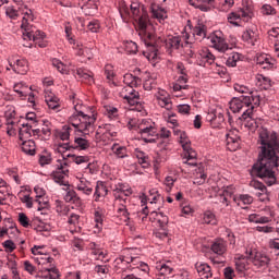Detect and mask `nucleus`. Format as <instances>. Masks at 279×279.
Returning a JSON list of instances; mask_svg holds the SVG:
<instances>
[{
    "instance_id": "nucleus-1",
    "label": "nucleus",
    "mask_w": 279,
    "mask_h": 279,
    "mask_svg": "<svg viewBox=\"0 0 279 279\" xmlns=\"http://www.w3.org/2000/svg\"><path fill=\"white\" fill-rule=\"evenodd\" d=\"M260 153L258 161L252 168V174L264 180L268 186L276 184V170L279 167V158L276 151L279 153V143L276 134L269 135L267 130L263 129L259 132Z\"/></svg>"
},
{
    "instance_id": "nucleus-2",
    "label": "nucleus",
    "mask_w": 279,
    "mask_h": 279,
    "mask_svg": "<svg viewBox=\"0 0 279 279\" xmlns=\"http://www.w3.org/2000/svg\"><path fill=\"white\" fill-rule=\"evenodd\" d=\"M73 104L74 112H72L71 118V125L75 128L73 149L86 151V149L90 147V142L83 136H86V132H90L93 130V125H95L97 118L95 116L90 117L84 114V105H82L80 100H73Z\"/></svg>"
},
{
    "instance_id": "nucleus-3",
    "label": "nucleus",
    "mask_w": 279,
    "mask_h": 279,
    "mask_svg": "<svg viewBox=\"0 0 279 279\" xmlns=\"http://www.w3.org/2000/svg\"><path fill=\"white\" fill-rule=\"evenodd\" d=\"M137 24L140 36H143L146 47H149V57L153 58V60L157 58L158 48H160L162 45H165L167 49H180V43H182L180 37H171L165 41H162V38L160 37L156 39L154 33H151L154 26L149 24V17L147 16V13H143L141 17H138Z\"/></svg>"
},
{
    "instance_id": "nucleus-4",
    "label": "nucleus",
    "mask_w": 279,
    "mask_h": 279,
    "mask_svg": "<svg viewBox=\"0 0 279 279\" xmlns=\"http://www.w3.org/2000/svg\"><path fill=\"white\" fill-rule=\"evenodd\" d=\"M260 106V96L250 93L248 96H240L231 99L229 108L233 112H242L241 121H246L248 128H258L256 121L252 119L254 107Z\"/></svg>"
},
{
    "instance_id": "nucleus-5",
    "label": "nucleus",
    "mask_w": 279,
    "mask_h": 279,
    "mask_svg": "<svg viewBox=\"0 0 279 279\" xmlns=\"http://www.w3.org/2000/svg\"><path fill=\"white\" fill-rule=\"evenodd\" d=\"M57 150L61 155L62 159H58V166L54 171H52L51 177L61 186H66L70 189L71 184L69 183V173L71 171V143L59 144Z\"/></svg>"
},
{
    "instance_id": "nucleus-6",
    "label": "nucleus",
    "mask_w": 279,
    "mask_h": 279,
    "mask_svg": "<svg viewBox=\"0 0 279 279\" xmlns=\"http://www.w3.org/2000/svg\"><path fill=\"white\" fill-rule=\"evenodd\" d=\"M32 123L25 122L23 120L20 121H10L7 128V134L9 136H16V132H19L20 141H28L32 138Z\"/></svg>"
},
{
    "instance_id": "nucleus-7",
    "label": "nucleus",
    "mask_w": 279,
    "mask_h": 279,
    "mask_svg": "<svg viewBox=\"0 0 279 279\" xmlns=\"http://www.w3.org/2000/svg\"><path fill=\"white\" fill-rule=\"evenodd\" d=\"M22 14V38H29V34L36 32V27L32 25V23L34 22V12H32L31 9L25 8Z\"/></svg>"
},
{
    "instance_id": "nucleus-8",
    "label": "nucleus",
    "mask_w": 279,
    "mask_h": 279,
    "mask_svg": "<svg viewBox=\"0 0 279 279\" xmlns=\"http://www.w3.org/2000/svg\"><path fill=\"white\" fill-rule=\"evenodd\" d=\"M9 66L17 75H25L29 71V64L26 59L23 58H9Z\"/></svg>"
},
{
    "instance_id": "nucleus-9",
    "label": "nucleus",
    "mask_w": 279,
    "mask_h": 279,
    "mask_svg": "<svg viewBox=\"0 0 279 279\" xmlns=\"http://www.w3.org/2000/svg\"><path fill=\"white\" fill-rule=\"evenodd\" d=\"M254 16V12L252 11V8L250 7H245L243 9L240 10V13H231L228 16V21L229 23H231V25H235L239 26V21H241V19H244V21H250L252 17Z\"/></svg>"
},
{
    "instance_id": "nucleus-10",
    "label": "nucleus",
    "mask_w": 279,
    "mask_h": 279,
    "mask_svg": "<svg viewBox=\"0 0 279 279\" xmlns=\"http://www.w3.org/2000/svg\"><path fill=\"white\" fill-rule=\"evenodd\" d=\"M211 47L220 51L221 53H226V51H231L230 46L226 43V38L221 36V32H216L210 37Z\"/></svg>"
},
{
    "instance_id": "nucleus-11",
    "label": "nucleus",
    "mask_w": 279,
    "mask_h": 279,
    "mask_svg": "<svg viewBox=\"0 0 279 279\" xmlns=\"http://www.w3.org/2000/svg\"><path fill=\"white\" fill-rule=\"evenodd\" d=\"M27 36L28 37H22L26 43H35V45H38L40 48L47 47V39H45L47 38V35L39 29L35 28V31Z\"/></svg>"
},
{
    "instance_id": "nucleus-12",
    "label": "nucleus",
    "mask_w": 279,
    "mask_h": 279,
    "mask_svg": "<svg viewBox=\"0 0 279 279\" xmlns=\"http://www.w3.org/2000/svg\"><path fill=\"white\" fill-rule=\"evenodd\" d=\"M121 97L126 99L129 106H138L141 101V95L132 87H124L121 92Z\"/></svg>"
},
{
    "instance_id": "nucleus-13",
    "label": "nucleus",
    "mask_w": 279,
    "mask_h": 279,
    "mask_svg": "<svg viewBox=\"0 0 279 279\" xmlns=\"http://www.w3.org/2000/svg\"><path fill=\"white\" fill-rule=\"evenodd\" d=\"M240 141L241 136L239 135V130L233 129L229 131V133L227 134V148L229 149V151H236V149H239L241 145Z\"/></svg>"
},
{
    "instance_id": "nucleus-14",
    "label": "nucleus",
    "mask_w": 279,
    "mask_h": 279,
    "mask_svg": "<svg viewBox=\"0 0 279 279\" xmlns=\"http://www.w3.org/2000/svg\"><path fill=\"white\" fill-rule=\"evenodd\" d=\"M250 186L255 191H263V193L259 196H257L259 202H269V192H267V186H265L263 182H259L257 180H252L250 182Z\"/></svg>"
},
{
    "instance_id": "nucleus-15",
    "label": "nucleus",
    "mask_w": 279,
    "mask_h": 279,
    "mask_svg": "<svg viewBox=\"0 0 279 279\" xmlns=\"http://www.w3.org/2000/svg\"><path fill=\"white\" fill-rule=\"evenodd\" d=\"M232 195H234V187L232 186L222 187L217 193V197L219 198V202L221 204H226V206H228V202L232 199Z\"/></svg>"
},
{
    "instance_id": "nucleus-16",
    "label": "nucleus",
    "mask_w": 279,
    "mask_h": 279,
    "mask_svg": "<svg viewBox=\"0 0 279 279\" xmlns=\"http://www.w3.org/2000/svg\"><path fill=\"white\" fill-rule=\"evenodd\" d=\"M45 101L50 110H56L60 106V99L51 89H45Z\"/></svg>"
},
{
    "instance_id": "nucleus-17",
    "label": "nucleus",
    "mask_w": 279,
    "mask_h": 279,
    "mask_svg": "<svg viewBox=\"0 0 279 279\" xmlns=\"http://www.w3.org/2000/svg\"><path fill=\"white\" fill-rule=\"evenodd\" d=\"M197 274L199 276V278L202 279H215L213 277V270H210V267L208 266V264H204V263H196L195 265Z\"/></svg>"
},
{
    "instance_id": "nucleus-18",
    "label": "nucleus",
    "mask_w": 279,
    "mask_h": 279,
    "mask_svg": "<svg viewBox=\"0 0 279 279\" xmlns=\"http://www.w3.org/2000/svg\"><path fill=\"white\" fill-rule=\"evenodd\" d=\"M256 63L263 69H274L276 60H274L269 54H259L256 58Z\"/></svg>"
},
{
    "instance_id": "nucleus-19",
    "label": "nucleus",
    "mask_w": 279,
    "mask_h": 279,
    "mask_svg": "<svg viewBox=\"0 0 279 279\" xmlns=\"http://www.w3.org/2000/svg\"><path fill=\"white\" fill-rule=\"evenodd\" d=\"M269 257L263 253H255L254 257L252 258V263L254 267H257V269H260L263 267H268L269 265Z\"/></svg>"
},
{
    "instance_id": "nucleus-20",
    "label": "nucleus",
    "mask_w": 279,
    "mask_h": 279,
    "mask_svg": "<svg viewBox=\"0 0 279 279\" xmlns=\"http://www.w3.org/2000/svg\"><path fill=\"white\" fill-rule=\"evenodd\" d=\"M13 90L14 93H16L17 97H21V99H25V97L29 95L32 87L23 82H19L13 85Z\"/></svg>"
},
{
    "instance_id": "nucleus-21",
    "label": "nucleus",
    "mask_w": 279,
    "mask_h": 279,
    "mask_svg": "<svg viewBox=\"0 0 279 279\" xmlns=\"http://www.w3.org/2000/svg\"><path fill=\"white\" fill-rule=\"evenodd\" d=\"M141 267H142V269H141V268H137V269H136L134 272H132V274H130V271H128V270H124V271L122 272V278H123V279H142V278H143V275H141V274H143V271H144V274H147L148 267H147L146 264H141Z\"/></svg>"
},
{
    "instance_id": "nucleus-22",
    "label": "nucleus",
    "mask_w": 279,
    "mask_h": 279,
    "mask_svg": "<svg viewBox=\"0 0 279 279\" xmlns=\"http://www.w3.org/2000/svg\"><path fill=\"white\" fill-rule=\"evenodd\" d=\"M228 245L223 239H218L211 244V252L218 254L219 256L226 254Z\"/></svg>"
},
{
    "instance_id": "nucleus-23",
    "label": "nucleus",
    "mask_w": 279,
    "mask_h": 279,
    "mask_svg": "<svg viewBox=\"0 0 279 279\" xmlns=\"http://www.w3.org/2000/svg\"><path fill=\"white\" fill-rule=\"evenodd\" d=\"M22 142V151L27 156H34L36 154V143L32 140H24Z\"/></svg>"
},
{
    "instance_id": "nucleus-24",
    "label": "nucleus",
    "mask_w": 279,
    "mask_h": 279,
    "mask_svg": "<svg viewBox=\"0 0 279 279\" xmlns=\"http://www.w3.org/2000/svg\"><path fill=\"white\" fill-rule=\"evenodd\" d=\"M150 218L154 219L161 228H165L167 223H169V218L165 216L162 213L158 211H151L150 213Z\"/></svg>"
},
{
    "instance_id": "nucleus-25",
    "label": "nucleus",
    "mask_w": 279,
    "mask_h": 279,
    "mask_svg": "<svg viewBox=\"0 0 279 279\" xmlns=\"http://www.w3.org/2000/svg\"><path fill=\"white\" fill-rule=\"evenodd\" d=\"M129 195H132V190H116L114 191V197H116V206H119V204H124L125 203V198L123 197H128Z\"/></svg>"
},
{
    "instance_id": "nucleus-26",
    "label": "nucleus",
    "mask_w": 279,
    "mask_h": 279,
    "mask_svg": "<svg viewBox=\"0 0 279 279\" xmlns=\"http://www.w3.org/2000/svg\"><path fill=\"white\" fill-rule=\"evenodd\" d=\"M94 221H95V225L92 230L94 234H99V232L104 230V218L101 217V214L99 211L95 213Z\"/></svg>"
},
{
    "instance_id": "nucleus-27",
    "label": "nucleus",
    "mask_w": 279,
    "mask_h": 279,
    "mask_svg": "<svg viewBox=\"0 0 279 279\" xmlns=\"http://www.w3.org/2000/svg\"><path fill=\"white\" fill-rule=\"evenodd\" d=\"M227 51H229V53L227 54V62H226L227 66H231V68L236 66V62L241 60V54L232 50H227Z\"/></svg>"
},
{
    "instance_id": "nucleus-28",
    "label": "nucleus",
    "mask_w": 279,
    "mask_h": 279,
    "mask_svg": "<svg viewBox=\"0 0 279 279\" xmlns=\"http://www.w3.org/2000/svg\"><path fill=\"white\" fill-rule=\"evenodd\" d=\"M242 39L244 43L254 46V44L258 40V35H256L254 31L248 29L242 34Z\"/></svg>"
},
{
    "instance_id": "nucleus-29",
    "label": "nucleus",
    "mask_w": 279,
    "mask_h": 279,
    "mask_svg": "<svg viewBox=\"0 0 279 279\" xmlns=\"http://www.w3.org/2000/svg\"><path fill=\"white\" fill-rule=\"evenodd\" d=\"M233 199L240 208H245V206H250L254 202V198L247 194L240 195V197Z\"/></svg>"
},
{
    "instance_id": "nucleus-30",
    "label": "nucleus",
    "mask_w": 279,
    "mask_h": 279,
    "mask_svg": "<svg viewBox=\"0 0 279 279\" xmlns=\"http://www.w3.org/2000/svg\"><path fill=\"white\" fill-rule=\"evenodd\" d=\"M190 5L193 8H198L201 12H208L210 10V5L206 2V0H189Z\"/></svg>"
},
{
    "instance_id": "nucleus-31",
    "label": "nucleus",
    "mask_w": 279,
    "mask_h": 279,
    "mask_svg": "<svg viewBox=\"0 0 279 279\" xmlns=\"http://www.w3.org/2000/svg\"><path fill=\"white\" fill-rule=\"evenodd\" d=\"M140 133L142 134V138L145 141V143H154V138H147V136H154V134H156V129H154V126L142 129Z\"/></svg>"
},
{
    "instance_id": "nucleus-32",
    "label": "nucleus",
    "mask_w": 279,
    "mask_h": 279,
    "mask_svg": "<svg viewBox=\"0 0 279 279\" xmlns=\"http://www.w3.org/2000/svg\"><path fill=\"white\" fill-rule=\"evenodd\" d=\"M193 34H194L196 40H204V38H206V25L197 24L194 27Z\"/></svg>"
},
{
    "instance_id": "nucleus-33",
    "label": "nucleus",
    "mask_w": 279,
    "mask_h": 279,
    "mask_svg": "<svg viewBox=\"0 0 279 279\" xmlns=\"http://www.w3.org/2000/svg\"><path fill=\"white\" fill-rule=\"evenodd\" d=\"M52 66H54V69H57V71H59V73H61L62 75H69V65H65L64 63H62V61L53 59Z\"/></svg>"
},
{
    "instance_id": "nucleus-34",
    "label": "nucleus",
    "mask_w": 279,
    "mask_h": 279,
    "mask_svg": "<svg viewBox=\"0 0 279 279\" xmlns=\"http://www.w3.org/2000/svg\"><path fill=\"white\" fill-rule=\"evenodd\" d=\"M57 136L60 141H69L71 138V126L64 125L61 130L57 131Z\"/></svg>"
},
{
    "instance_id": "nucleus-35",
    "label": "nucleus",
    "mask_w": 279,
    "mask_h": 279,
    "mask_svg": "<svg viewBox=\"0 0 279 279\" xmlns=\"http://www.w3.org/2000/svg\"><path fill=\"white\" fill-rule=\"evenodd\" d=\"M138 82H141V78L135 77L132 74L124 75V84H126V88H134V86L138 85Z\"/></svg>"
},
{
    "instance_id": "nucleus-36",
    "label": "nucleus",
    "mask_w": 279,
    "mask_h": 279,
    "mask_svg": "<svg viewBox=\"0 0 279 279\" xmlns=\"http://www.w3.org/2000/svg\"><path fill=\"white\" fill-rule=\"evenodd\" d=\"M186 82H189V78H186V74H183L178 78L177 83L173 85V90H182V88L186 90V88H189Z\"/></svg>"
},
{
    "instance_id": "nucleus-37",
    "label": "nucleus",
    "mask_w": 279,
    "mask_h": 279,
    "mask_svg": "<svg viewBox=\"0 0 279 279\" xmlns=\"http://www.w3.org/2000/svg\"><path fill=\"white\" fill-rule=\"evenodd\" d=\"M124 49L129 56H136L138 53V45L134 41H126Z\"/></svg>"
},
{
    "instance_id": "nucleus-38",
    "label": "nucleus",
    "mask_w": 279,
    "mask_h": 279,
    "mask_svg": "<svg viewBox=\"0 0 279 279\" xmlns=\"http://www.w3.org/2000/svg\"><path fill=\"white\" fill-rule=\"evenodd\" d=\"M202 62H204L205 66H210V64H215V54L209 51L203 52L201 54Z\"/></svg>"
},
{
    "instance_id": "nucleus-39",
    "label": "nucleus",
    "mask_w": 279,
    "mask_h": 279,
    "mask_svg": "<svg viewBox=\"0 0 279 279\" xmlns=\"http://www.w3.org/2000/svg\"><path fill=\"white\" fill-rule=\"evenodd\" d=\"M35 263H37V265H51V263H53V259L51 256L47 255V254H40L38 257L35 258Z\"/></svg>"
},
{
    "instance_id": "nucleus-40",
    "label": "nucleus",
    "mask_w": 279,
    "mask_h": 279,
    "mask_svg": "<svg viewBox=\"0 0 279 279\" xmlns=\"http://www.w3.org/2000/svg\"><path fill=\"white\" fill-rule=\"evenodd\" d=\"M72 49L74 56H77L78 58H81V56H86V51H88V49H84V46H82V44H77L75 41L72 43Z\"/></svg>"
},
{
    "instance_id": "nucleus-41",
    "label": "nucleus",
    "mask_w": 279,
    "mask_h": 279,
    "mask_svg": "<svg viewBox=\"0 0 279 279\" xmlns=\"http://www.w3.org/2000/svg\"><path fill=\"white\" fill-rule=\"evenodd\" d=\"M180 143L184 151L191 150V140H189V136L186 133L182 132L180 134Z\"/></svg>"
},
{
    "instance_id": "nucleus-42",
    "label": "nucleus",
    "mask_w": 279,
    "mask_h": 279,
    "mask_svg": "<svg viewBox=\"0 0 279 279\" xmlns=\"http://www.w3.org/2000/svg\"><path fill=\"white\" fill-rule=\"evenodd\" d=\"M43 271H46V278L49 279H59L60 278V272H58L57 268L51 266L50 268L44 267Z\"/></svg>"
},
{
    "instance_id": "nucleus-43",
    "label": "nucleus",
    "mask_w": 279,
    "mask_h": 279,
    "mask_svg": "<svg viewBox=\"0 0 279 279\" xmlns=\"http://www.w3.org/2000/svg\"><path fill=\"white\" fill-rule=\"evenodd\" d=\"M204 223H207L209 226H217V218L215 217V214L211 211H206L203 217Z\"/></svg>"
},
{
    "instance_id": "nucleus-44",
    "label": "nucleus",
    "mask_w": 279,
    "mask_h": 279,
    "mask_svg": "<svg viewBox=\"0 0 279 279\" xmlns=\"http://www.w3.org/2000/svg\"><path fill=\"white\" fill-rule=\"evenodd\" d=\"M118 206H120L118 208L120 219H123V221L125 223H128V221H130V214L128 213V209L125 208V205H123V203H121Z\"/></svg>"
},
{
    "instance_id": "nucleus-45",
    "label": "nucleus",
    "mask_w": 279,
    "mask_h": 279,
    "mask_svg": "<svg viewBox=\"0 0 279 279\" xmlns=\"http://www.w3.org/2000/svg\"><path fill=\"white\" fill-rule=\"evenodd\" d=\"M158 105L161 108H166V110H171L173 108V105L171 104V97L167 96L163 98H157Z\"/></svg>"
},
{
    "instance_id": "nucleus-46",
    "label": "nucleus",
    "mask_w": 279,
    "mask_h": 279,
    "mask_svg": "<svg viewBox=\"0 0 279 279\" xmlns=\"http://www.w3.org/2000/svg\"><path fill=\"white\" fill-rule=\"evenodd\" d=\"M95 195H96V202L97 199H99V197H106V195H108V187H106V185L104 184H98L96 186Z\"/></svg>"
},
{
    "instance_id": "nucleus-47",
    "label": "nucleus",
    "mask_w": 279,
    "mask_h": 279,
    "mask_svg": "<svg viewBox=\"0 0 279 279\" xmlns=\"http://www.w3.org/2000/svg\"><path fill=\"white\" fill-rule=\"evenodd\" d=\"M5 14L9 19L13 21H16V19H19V10H16V8L12 5L5 8Z\"/></svg>"
},
{
    "instance_id": "nucleus-48",
    "label": "nucleus",
    "mask_w": 279,
    "mask_h": 279,
    "mask_svg": "<svg viewBox=\"0 0 279 279\" xmlns=\"http://www.w3.org/2000/svg\"><path fill=\"white\" fill-rule=\"evenodd\" d=\"M4 117L7 119V128L10 121H15L14 117H16V111H14V107H9L8 110L4 111Z\"/></svg>"
},
{
    "instance_id": "nucleus-49",
    "label": "nucleus",
    "mask_w": 279,
    "mask_h": 279,
    "mask_svg": "<svg viewBox=\"0 0 279 279\" xmlns=\"http://www.w3.org/2000/svg\"><path fill=\"white\" fill-rule=\"evenodd\" d=\"M74 187L77 189V191H83L85 195H90V193H93V187H88L84 181H80V183H77Z\"/></svg>"
},
{
    "instance_id": "nucleus-50",
    "label": "nucleus",
    "mask_w": 279,
    "mask_h": 279,
    "mask_svg": "<svg viewBox=\"0 0 279 279\" xmlns=\"http://www.w3.org/2000/svg\"><path fill=\"white\" fill-rule=\"evenodd\" d=\"M78 77H83V80H87L88 84H95V78H93V74H88L84 72V70L80 69L76 71Z\"/></svg>"
},
{
    "instance_id": "nucleus-51",
    "label": "nucleus",
    "mask_w": 279,
    "mask_h": 279,
    "mask_svg": "<svg viewBox=\"0 0 279 279\" xmlns=\"http://www.w3.org/2000/svg\"><path fill=\"white\" fill-rule=\"evenodd\" d=\"M105 75L109 82H112L114 80V68L111 64H107L105 66Z\"/></svg>"
},
{
    "instance_id": "nucleus-52",
    "label": "nucleus",
    "mask_w": 279,
    "mask_h": 279,
    "mask_svg": "<svg viewBox=\"0 0 279 279\" xmlns=\"http://www.w3.org/2000/svg\"><path fill=\"white\" fill-rule=\"evenodd\" d=\"M34 191H35V194H36V201L35 202L37 204H39V206H40V204H43V201H40V198L45 197V190L40 186H35Z\"/></svg>"
},
{
    "instance_id": "nucleus-53",
    "label": "nucleus",
    "mask_w": 279,
    "mask_h": 279,
    "mask_svg": "<svg viewBox=\"0 0 279 279\" xmlns=\"http://www.w3.org/2000/svg\"><path fill=\"white\" fill-rule=\"evenodd\" d=\"M153 16L158 19L159 22L165 21V19H167V12H165L162 9L153 10Z\"/></svg>"
},
{
    "instance_id": "nucleus-54",
    "label": "nucleus",
    "mask_w": 279,
    "mask_h": 279,
    "mask_svg": "<svg viewBox=\"0 0 279 279\" xmlns=\"http://www.w3.org/2000/svg\"><path fill=\"white\" fill-rule=\"evenodd\" d=\"M157 269H159L160 276H170L172 271L171 267L167 266V264L157 266Z\"/></svg>"
},
{
    "instance_id": "nucleus-55",
    "label": "nucleus",
    "mask_w": 279,
    "mask_h": 279,
    "mask_svg": "<svg viewBox=\"0 0 279 279\" xmlns=\"http://www.w3.org/2000/svg\"><path fill=\"white\" fill-rule=\"evenodd\" d=\"M51 162V155L45 153L39 156V165L45 167V165H49Z\"/></svg>"
},
{
    "instance_id": "nucleus-56",
    "label": "nucleus",
    "mask_w": 279,
    "mask_h": 279,
    "mask_svg": "<svg viewBox=\"0 0 279 279\" xmlns=\"http://www.w3.org/2000/svg\"><path fill=\"white\" fill-rule=\"evenodd\" d=\"M113 150L118 158H125V156H128L125 147L113 146Z\"/></svg>"
},
{
    "instance_id": "nucleus-57",
    "label": "nucleus",
    "mask_w": 279,
    "mask_h": 279,
    "mask_svg": "<svg viewBox=\"0 0 279 279\" xmlns=\"http://www.w3.org/2000/svg\"><path fill=\"white\" fill-rule=\"evenodd\" d=\"M19 222L23 228H29V218H27V215L20 213L19 214Z\"/></svg>"
},
{
    "instance_id": "nucleus-58",
    "label": "nucleus",
    "mask_w": 279,
    "mask_h": 279,
    "mask_svg": "<svg viewBox=\"0 0 279 279\" xmlns=\"http://www.w3.org/2000/svg\"><path fill=\"white\" fill-rule=\"evenodd\" d=\"M256 230H257V232H264V234H271V232H274V227L258 225L256 227Z\"/></svg>"
},
{
    "instance_id": "nucleus-59",
    "label": "nucleus",
    "mask_w": 279,
    "mask_h": 279,
    "mask_svg": "<svg viewBox=\"0 0 279 279\" xmlns=\"http://www.w3.org/2000/svg\"><path fill=\"white\" fill-rule=\"evenodd\" d=\"M262 12L263 14H265L266 16H269L271 14H276V9H274L271 5L269 4H264L262 7Z\"/></svg>"
},
{
    "instance_id": "nucleus-60",
    "label": "nucleus",
    "mask_w": 279,
    "mask_h": 279,
    "mask_svg": "<svg viewBox=\"0 0 279 279\" xmlns=\"http://www.w3.org/2000/svg\"><path fill=\"white\" fill-rule=\"evenodd\" d=\"M3 247L7 252H13L16 250V244L12 240H7L3 242Z\"/></svg>"
},
{
    "instance_id": "nucleus-61",
    "label": "nucleus",
    "mask_w": 279,
    "mask_h": 279,
    "mask_svg": "<svg viewBox=\"0 0 279 279\" xmlns=\"http://www.w3.org/2000/svg\"><path fill=\"white\" fill-rule=\"evenodd\" d=\"M100 27H101V25H99V22H89V24L87 25V28L93 34H97V32H99Z\"/></svg>"
},
{
    "instance_id": "nucleus-62",
    "label": "nucleus",
    "mask_w": 279,
    "mask_h": 279,
    "mask_svg": "<svg viewBox=\"0 0 279 279\" xmlns=\"http://www.w3.org/2000/svg\"><path fill=\"white\" fill-rule=\"evenodd\" d=\"M234 90H236V93H244V94H247L248 93V95H250V93H252V92H250V87H247V86H245V85H241V84H239V83H236L235 85H234Z\"/></svg>"
},
{
    "instance_id": "nucleus-63",
    "label": "nucleus",
    "mask_w": 279,
    "mask_h": 279,
    "mask_svg": "<svg viewBox=\"0 0 279 279\" xmlns=\"http://www.w3.org/2000/svg\"><path fill=\"white\" fill-rule=\"evenodd\" d=\"M70 210L69 205L61 204L57 206V213H60V215H69Z\"/></svg>"
},
{
    "instance_id": "nucleus-64",
    "label": "nucleus",
    "mask_w": 279,
    "mask_h": 279,
    "mask_svg": "<svg viewBox=\"0 0 279 279\" xmlns=\"http://www.w3.org/2000/svg\"><path fill=\"white\" fill-rule=\"evenodd\" d=\"M24 269L31 275L36 272V267L29 260L24 262Z\"/></svg>"
}]
</instances>
